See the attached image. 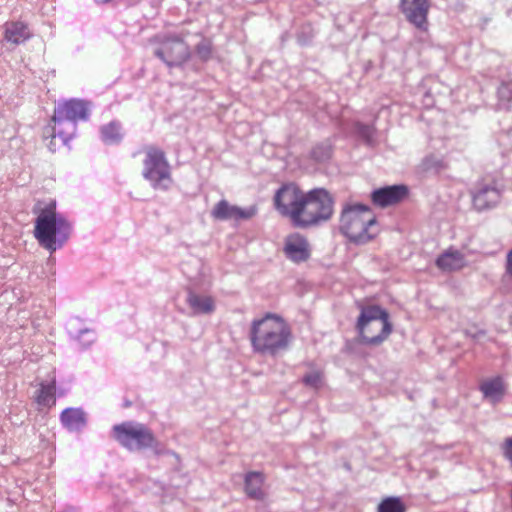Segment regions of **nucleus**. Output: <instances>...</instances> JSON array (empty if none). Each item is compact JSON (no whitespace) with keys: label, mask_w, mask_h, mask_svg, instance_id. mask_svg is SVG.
Wrapping results in <instances>:
<instances>
[{"label":"nucleus","mask_w":512,"mask_h":512,"mask_svg":"<svg viewBox=\"0 0 512 512\" xmlns=\"http://www.w3.org/2000/svg\"><path fill=\"white\" fill-rule=\"evenodd\" d=\"M249 337L254 352L270 357H277L287 351L293 339L289 324L275 313H266L263 317L254 319Z\"/></svg>","instance_id":"f257e3e1"},{"label":"nucleus","mask_w":512,"mask_h":512,"mask_svg":"<svg viewBox=\"0 0 512 512\" xmlns=\"http://www.w3.org/2000/svg\"><path fill=\"white\" fill-rule=\"evenodd\" d=\"M71 231L70 222L56 212L55 201L39 209L35 220L34 237L42 247L51 253L55 252L69 239Z\"/></svg>","instance_id":"f03ea898"},{"label":"nucleus","mask_w":512,"mask_h":512,"mask_svg":"<svg viewBox=\"0 0 512 512\" xmlns=\"http://www.w3.org/2000/svg\"><path fill=\"white\" fill-rule=\"evenodd\" d=\"M339 229L351 242L364 244L377 234L376 218L368 206L346 205L340 216Z\"/></svg>","instance_id":"7ed1b4c3"},{"label":"nucleus","mask_w":512,"mask_h":512,"mask_svg":"<svg viewBox=\"0 0 512 512\" xmlns=\"http://www.w3.org/2000/svg\"><path fill=\"white\" fill-rule=\"evenodd\" d=\"M357 329L363 343L379 345L390 335L392 325L387 311L373 305L361 308Z\"/></svg>","instance_id":"20e7f679"},{"label":"nucleus","mask_w":512,"mask_h":512,"mask_svg":"<svg viewBox=\"0 0 512 512\" xmlns=\"http://www.w3.org/2000/svg\"><path fill=\"white\" fill-rule=\"evenodd\" d=\"M299 227H309L327 221L333 214V199L322 188L305 192Z\"/></svg>","instance_id":"39448f33"},{"label":"nucleus","mask_w":512,"mask_h":512,"mask_svg":"<svg viewBox=\"0 0 512 512\" xmlns=\"http://www.w3.org/2000/svg\"><path fill=\"white\" fill-rule=\"evenodd\" d=\"M145 158L143 159L142 176L150 182L156 190H166L172 183L170 165L164 152L154 146L143 148Z\"/></svg>","instance_id":"423d86ee"},{"label":"nucleus","mask_w":512,"mask_h":512,"mask_svg":"<svg viewBox=\"0 0 512 512\" xmlns=\"http://www.w3.org/2000/svg\"><path fill=\"white\" fill-rule=\"evenodd\" d=\"M190 35L189 31L182 29L179 33L165 36L155 50V55L169 67L183 65L191 56L187 43Z\"/></svg>","instance_id":"0eeeda50"},{"label":"nucleus","mask_w":512,"mask_h":512,"mask_svg":"<svg viewBox=\"0 0 512 512\" xmlns=\"http://www.w3.org/2000/svg\"><path fill=\"white\" fill-rule=\"evenodd\" d=\"M305 192L293 183L283 185L274 196L276 210L299 227Z\"/></svg>","instance_id":"6e6552de"},{"label":"nucleus","mask_w":512,"mask_h":512,"mask_svg":"<svg viewBox=\"0 0 512 512\" xmlns=\"http://www.w3.org/2000/svg\"><path fill=\"white\" fill-rule=\"evenodd\" d=\"M115 439L128 450H142L152 447L155 438L143 424L124 422L113 427Z\"/></svg>","instance_id":"1a4fd4ad"},{"label":"nucleus","mask_w":512,"mask_h":512,"mask_svg":"<svg viewBox=\"0 0 512 512\" xmlns=\"http://www.w3.org/2000/svg\"><path fill=\"white\" fill-rule=\"evenodd\" d=\"M472 203L477 211L495 207L501 198V193L494 181L478 183L471 191Z\"/></svg>","instance_id":"9d476101"},{"label":"nucleus","mask_w":512,"mask_h":512,"mask_svg":"<svg viewBox=\"0 0 512 512\" xmlns=\"http://www.w3.org/2000/svg\"><path fill=\"white\" fill-rule=\"evenodd\" d=\"M87 104L82 100L70 99L59 103L53 115L55 123H62L64 121L77 122L78 120H87L88 118Z\"/></svg>","instance_id":"9b49d317"},{"label":"nucleus","mask_w":512,"mask_h":512,"mask_svg":"<svg viewBox=\"0 0 512 512\" xmlns=\"http://www.w3.org/2000/svg\"><path fill=\"white\" fill-rule=\"evenodd\" d=\"M401 11L406 19L416 28L426 31L428 28V0H401Z\"/></svg>","instance_id":"f8f14e48"},{"label":"nucleus","mask_w":512,"mask_h":512,"mask_svg":"<svg viewBox=\"0 0 512 512\" xmlns=\"http://www.w3.org/2000/svg\"><path fill=\"white\" fill-rule=\"evenodd\" d=\"M258 212L257 206L252 205L247 208H241L231 205L226 200L219 201L211 211V216L217 220H248L254 217Z\"/></svg>","instance_id":"ddd939ff"},{"label":"nucleus","mask_w":512,"mask_h":512,"mask_svg":"<svg viewBox=\"0 0 512 512\" xmlns=\"http://www.w3.org/2000/svg\"><path fill=\"white\" fill-rule=\"evenodd\" d=\"M407 194L408 188L405 185H392L374 190L371 198L375 205L387 207L399 203Z\"/></svg>","instance_id":"4468645a"},{"label":"nucleus","mask_w":512,"mask_h":512,"mask_svg":"<svg viewBox=\"0 0 512 512\" xmlns=\"http://www.w3.org/2000/svg\"><path fill=\"white\" fill-rule=\"evenodd\" d=\"M310 252L308 241L300 234H292L286 238L284 253L292 262L300 263L308 260Z\"/></svg>","instance_id":"2eb2a0df"},{"label":"nucleus","mask_w":512,"mask_h":512,"mask_svg":"<svg viewBox=\"0 0 512 512\" xmlns=\"http://www.w3.org/2000/svg\"><path fill=\"white\" fill-rule=\"evenodd\" d=\"M435 264L444 272H452L464 268L467 262L461 251L450 247L437 257Z\"/></svg>","instance_id":"dca6fc26"},{"label":"nucleus","mask_w":512,"mask_h":512,"mask_svg":"<svg viewBox=\"0 0 512 512\" xmlns=\"http://www.w3.org/2000/svg\"><path fill=\"white\" fill-rule=\"evenodd\" d=\"M62 425L69 431H81L87 424L86 413L81 408H66L60 415Z\"/></svg>","instance_id":"f3484780"},{"label":"nucleus","mask_w":512,"mask_h":512,"mask_svg":"<svg viewBox=\"0 0 512 512\" xmlns=\"http://www.w3.org/2000/svg\"><path fill=\"white\" fill-rule=\"evenodd\" d=\"M480 391L483 393L484 398L495 404L499 402L505 393V386L501 377L497 376L491 379H486L480 384Z\"/></svg>","instance_id":"a211bd4d"},{"label":"nucleus","mask_w":512,"mask_h":512,"mask_svg":"<svg viewBox=\"0 0 512 512\" xmlns=\"http://www.w3.org/2000/svg\"><path fill=\"white\" fill-rule=\"evenodd\" d=\"M264 476L259 472H249L245 476V493L253 500H263L266 496L263 489Z\"/></svg>","instance_id":"6ab92c4d"},{"label":"nucleus","mask_w":512,"mask_h":512,"mask_svg":"<svg viewBox=\"0 0 512 512\" xmlns=\"http://www.w3.org/2000/svg\"><path fill=\"white\" fill-rule=\"evenodd\" d=\"M31 33L23 22H8L5 24V39L19 45L29 39Z\"/></svg>","instance_id":"aec40b11"},{"label":"nucleus","mask_w":512,"mask_h":512,"mask_svg":"<svg viewBox=\"0 0 512 512\" xmlns=\"http://www.w3.org/2000/svg\"><path fill=\"white\" fill-rule=\"evenodd\" d=\"M187 303L194 314H210L215 309L214 300L209 296H201L190 292L187 297Z\"/></svg>","instance_id":"412c9836"},{"label":"nucleus","mask_w":512,"mask_h":512,"mask_svg":"<svg viewBox=\"0 0 512 512\" xmlns=\"http://www.w3.org/2000/svg\"><path fill=\"white\" fill-rule=\"evenodd\" d=\"M55 383L41 384L38 394L36 396V402L40 406L50 407L55 404Z\"/></svg>","instance_id":"4be33fe9"},{"label":"nucleus","mask_w":512,"mask_h":512,"mask_svg":"<svg viewBox=\"0 0 512 512\" xmlns=\"http://www.w3.org/2000/svg\"><path fill=\"white\" fill-rule=\"evenodd\" d=\"M102 139L107 144H115L121 141L122 134L120 132V126L111 122L101 129Z\"/></svg>","instance_id":"5701e85b"},{"label":"nucleus","mask_w":512,"mask_h":512,"mask_svg":"<svg viewBox=\"0 0 512 512\" xmlns=\"http://www.w3.org/2000/svg\"><path fill=\"white\" fill-rule=\"evenodd\" d=\"M377 512H406V507L399 497H387L379 503Z\"/></svg>","instance_id":"b1692460"},{"label":"nucleus","mask_w":512,"mask_h":512,"mask_svg":"<svg viewBox=\"0 0 512 512\" xmlns=\"http://www.w3.org/2000/svg\"><path fill=\"white\" fill-rule=\"evenodd\" d=\"M499 101L507 109L512 108V81L504 83L498 89Z\"/></svg>","instance_id":"393cba45"},{"label":"nucleus","mask_w":512,"mask_h":512,"mask_svg":"<svg viewBox=\"0 0 512 512\" xmlns=\"http://www.w3.org/2000/svg\"><path fill=\"white\" fill-rule=\"evenodd\" d=\"M355 128L357 135L367 144L371 145L374 142L375 128L373 126L356 123Z\"/></svg>","instance_id":"a878e982"},{"label":"nucleus","mask_w":512,"mask_h":512,"mask_svg":"<svg viewBox=\"0 0 512 512\" xmlns=\"http://www.w3.org/2000/svg\"><path fill=\"white\" fill-rule=\"evenodd\" d=\"M195 50L201 60L207 61L212 55V43L208 39H201Z\"/></svg>","instance_id":"bb28decb"},{"label":"nucleus","mask_w":512,"mask_h":512,"mask_svg":"<svg viewBox=\"0 0 512 512\" xmlns=\"http://www.w3.org/2000/svg\"><path fill=\"white\" fill-rule=\"evenodd\" d=\"M331 156V146L328 144H320L313 148L312 157L317 161H325Z\"/></svg>","instance_id":"cd10ccee"},{"label":"nucleus","mask_w":512,"mask_h":512,"mask_svg":"<svg viewBox=\"0 0 512 512\" xmlns=\"http://www.w3.org/2000/svg\"><path fill=\"white\" fill-rule=\"evenodd\" d=\"M303 382L310 387L318 388L321 384V374L319 372H311L304 376Z\"/></svg>","instance_id":"c85d7f7f"},{"label":"nucleus","mask_w":512,"mask_h":512,"mask_svg":"<svg viewBox=\"0 0 512 512\" xmlns=\"http://www.w3.org/2000/svg\"><path fill=\"white\" fill-rule=\"evenodd\" d=\"M501 451L504 458L509 462L510 467L512 468V437L506 438L503 441Z\"/></svg>","instance_id":"c756f323"},{"label":"nucleus","mask_w":512,"mask_h":512,"mask_svg":"<svg viewBox=\"0 0 512 512\" xmlns=\"http://www.w3.org/2000/svg\"><path fill=\"white\" fill-rule=\"evenodd\" d=\"M56 135H58V136L62 139V141H63V143H64V144H67V143H68V141L71 139V137H72V135H73V132H72V133H70V134H64V133H63L62 131H60V130H58L57 132H56V131H54V133L52 134V138H51V140H50V142H49V144H48V147H49V149H50L52 152H54V151L56 150V148H55V144H54V139H55Z\"/></svg>","instance_id":"7c9ffc66"},{"label":"nucleus","mask_w":512,"mask_h":512,"mask_svg":"<svg viewBox=\"0 0 512 512\" xmlns=\"http://www.w3.org/2000/svg\"><path fill=\"white\" fill-rule=\"evenodd\" d=\"M506 271L512 277V249L507 254Z\"/></svg>","instance_id":"2f4dec72"},{"label":"nucleus","mask_w":512,"mask_h":512,"mask_svg":"<svg viewBox=\"0 0 512 512\" xmlns=\"http://www.w3.org/2000/svg\"><path fill=\"white\" fill-rule=\"evenodd\" d=\"M466 334L470 335L473 338H477L480 334H483V332L482 331H477V332H473L472 333V332L466 331Z\"/></svg>","instance_id":"473e14b6"}]
</instances>
